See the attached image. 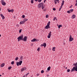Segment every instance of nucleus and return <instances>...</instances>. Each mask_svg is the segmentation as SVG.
<instances>
[{
  "mask_svg": "<svg viewBox=\"0 0 77 77\" xmlns=\"http://www.w3.org/2000/svg\"><path fill=\"white\" fill-rule=\"evenodd\" d=\"M38 7L39 8H42V9H43L44 8V4H43L42 2L39 3L38 5Z\"/></svg>",
  "mask_w": 77,
  "mask_h": 77,
  "instance_id": "obj_2",
  "label": "nucleus"
},
{
  "mask_svg": "<svg viewBox=\"0 0 77 77\" xmlns=\"http://www.w3.org/2000/svg\"><path fill=\"white\" fill-rule=\"evenodd\" d=\"M24 17H25V16L24 15H23L22 16V18H24Z\"/></svg>",
  "mask_w": 77,
  "mask_h": 77,
  "instance_id": "obj_39",
  "label": "nucleus"
},
{
  "mask_svg": "<svg viewBox=\"0 0 77 77\" xmlns=\"http://www.w3.org/2000/svg\"><path fill=\"white\" fill-rule=\"evenodd\" d=\"M20 60H23V56H21L20 57Z\"/></svg>",
  "mask_w": 77,
  "mask_h": 77,
  "instance_id": "obj_38",
  "label": "nucleus"
},
{
  "mask_svg": "<svg viewBox=\"0 0 77 77\" xmlns=\"http://www.w3.org/2000/svg\"><path fill=\"white\" fill-rule=\"evenodd\" d=\"M27 37L26 36H25L24 38H23V35H21L20 36H19L18 38V41L19 42L20 41L22 40V41H27Z\"/></svg>",
  "mask_w": 77,
  "mask_h": 77,
  "instance_id": "obj_1",
  "label": "nucleus"
},
{
  "mask_svg": "<svg viewBox=\"0 0 77 77\" xmlns=\"http://www.w3.org/2000/svg\"><path fill=\"white\" fill-rule=\"evenodd\" d=\"M35 2H37L38 0H34Z\"/></svg>",
  "mask_w": 77,
  "mask_h": 77,
  "instance_id": "obj_54",
  "label": "nucleus"
},
{
  "mask_svg": "<svg viewBox=\"0 0 77 77\" xmlns=\"http://www.w3.org/2000/svg\"><path fill=\"white\" fill-rule=\"evenodd\" d=\"M1 54V52H0V54Z\"/></svg>",
  "mask_w": 77,
  "mask_h": 77,
  "instance_id": "obj_61",
  "label": "nucleus"
},
{
  "mask_svg": "<svg viewBox=\"0 0 77 77\" xmlns=\"http://www.w3.org/2000/svg\"><path fill=\"white\" fill-rule=\"evenodd\" d=\"M1 17H2V19H3V20H4V19H5V16H3V15L2 14H1Z\"/></svg>",
  "mask_w": 77,
  "mask_h": 77,
  "instance_id": "obj_11",
  "label": "nucleus"
},
{
  "mask_svg": "<svg viewBox=\"0 0 77 77\" xmlns=\"http://www.w3.org/2000/svg\"><path fill=\"white\" fill-rule=\"evenodd\" d=\"M0 11H1V10L0 9Z\"/></svg>",
  "mask_w": 77,
  "mask_h": 77,
  "instance_id": "obj_62",
  "label": "nucleus"
},
{
  "mask_svg": "<svg viewBox=\"0 0 77 77\" xmlns=\"http://www.w3.org/2000/svg\"><path fill=\"white\" fill-rule=\"evenodd\" d=\"M31 3L33 4V0H31Z\"/></svg>",
  "mask_w": 77,
  "mask_h": 77,
  "instance_id": "obj_28",
  "label": "nucleus"
},
{
  "mask_svg": "<svg viewBox=\"0 0 77 77\" xmlns=\"http://www.w3.org/2000/svg\"><path fill=\"white\" fill-rule=\"evenodd\" d=\"M44 71L43 70H42L41 71V73H42V74H43V73H44Z\"/></svg>",
  "mask_w": 77,
  "mask_h": 77,
  "instance_id": "obj_30",
  "label": "nucleus"
},
{
  "mask_svg": "<svg viewBox=\"0 0 77 77\" xmlns=\"http://www.w3.org/2000/svg\"><path fill=\"white\" fill-rule=\"evenodd\" d=\"M50 26L47 25L45 27V29H50Z\"/></svg>",
  "mask_w": 77,
  "mask_h": 77,
  "instance_id": "obj_8",
  "label": "nucleus"
},
{
  "mask_svg": "<svg viewBox=\"0 0 77 77\" xmlns=\"http://www.w3.org/2000/svg\"><path fill=\"white\" fill-rule=\"evenodd\" d=\"M61 10V8H59V11H60Z\"/></svg>",
  "mask_w": 77,
  "mask_h": 77,
  "instance_id": "obj_48",
  "label": "nucleus"
},
{
  "mask_svg": "<svg viewBox=\"0 0 77 77\" xmlns=\"http://www.w3.org/2000/svg\"><path fill=\"white\" fill-rule=\"evenodd\" d=\"M73 65H75V67H74V68H75V71H77V64L76 63L75 64H73Z\"/></svg>",
  "mask_w": 77,
  "mask_h": 77,
  "instance_id": "obj_5",
  "label": "nucleus"
},
{
  "mask_svg": "<svg viewBox=\"0 0 77 77\" xmlns=\"http://www.w3.org/2000/svg\"><path fill=\"white\" fill-rule=\"evenodd\" d=\"M37 76H39V74H37Z\"/></svg>",
  "mask_w": 77,
  "mask_h": 77,
  "instance_id": "obj_44",
  "label": "nucleus"
},
{
  "mask_svg": "<svg viewBox=\"0 0 77 77\" xmlns=\"http://www.w3.org/2000/svg\"><path fill=\"white\" fill-rule=\"evenodd\" d=\"M18 57H16V58H15V60H18Z\"/></svg>",
  "mask_w": 77,
  "mask_h": 77,
  "instance_id": "obj_33",
  "label": "nucleus"
},
{
  "mask_svg": "<svg viewBox=\"0 0 77 77\" xmlns=\"http://www.w3.org/2000/svg\"><path fill=\"white\" fill-rule=\"evenodd\" d=\"M47 75V77H48V76H49V75H48V74L47 75Z\"/></svg>",
  "mask_w": 77,
  "mask_h": 77,
  "instance_id": "obj_49",
  "label": "nucleus"
},
{
  "mask_svg": "<svg viewBox=\"0 0 77 77\" xmlns=\"http://www.w3.org/2000/svg\"><path fill=\"white\" fill-rule=\"evenodd\" d=\"M76 3H77V0L76 1Z\"/></svg>",
  "mask_w": 77,
  "mask_h": 77,
  "instance_id": "obj_58",
  "label": "nucleus"
},
{
  "mask_svg": "<svg viewBox=\"0 0 77 77\" xmlns=\"http://www.w3.org/2000/svg\"><path fill=\"white\" fill-rule=\"evenodd\" d=\"M72 19H74V18H75V15L73 14L72 16Z\"/></svg>",
  "mask_w": 77,
  "mask_h": 77,
  "instance_id": "obj_12",
  "label": "nucleus"
},
{
  "mask_svg": "<svg viewBox=\"0 0 77 77\" xmlns=\"http://www.w3.org/2000/svg\"><path fill=\"white\" fill-rule=\"evenodd\" d=\"M53 11H56V8H53Z\"/></svg>",
  "mask_w": 77,
  "mask_h": 77,
  "instance_id": "obj_37",
  "label": "nucleus"
},
{
  "mask_svg": "<svg viewBox=\"0 0 77 77\" xmlns=\"http://www.w3.org/2000/svg\"><path fill=\"white\" fill-rule=\"evenodd\" d=\"M54 21H55V20H56V17H55L54 19Z\"/></svg>",
  "mask_w": 77,
  "mask_h": 77,
  "instance_id": "obj_46",
  "label": "nucleus"
},
{
  "mask_svg": "<svg viewBox=\"0 0 77 77\" xmlns=\"http://www.w3.org/2000/svg\"><path fill=\"white\" fill-rule=\"evenodd\" d=\"M31 77H32V76H31Z\"/></svg>",
  "mask_w": 77,
  "mask_h": 77,
  "instance_id": "obj_63",
  "label": "nucleus"
},
{
  "mask_svg": "<svg viewBox=\"0 0 77 77\" xmlns=\"http://www.w3.org/2000/svg\"><path fill=\"white\" fill-rule=\"evenodd\" d=\"M41 1H42V0H38V2H39V3H40V2H41Z\"/></svg>",
  "mask_w": 77,
  "mask_h": 77,
  "instance_id": "obj_34",
  "label": "nucleus"
},
{
  "mask_svg": "<svg viewBox=\"0 0 77 77\" xmlns=\"http://www.w3.org/2000/svg\"><path fill=\"white\" fill-rule=\"evenodd\" d=\"M46 18H48V16L46 15Z\"/></svg>",
  "mask_w": 77,
  "mask_h": 77,
  "instance_id": "obj_43",
  "label": "nucleus"
},
{
  "mask_svg": "<svg viewBox=\"0 0 77 77\" xmlns=\"http://www.w3.org/2000/svg\"><path fill=\"white\" fill-rule=\"evenodd\" d=\"M66 69H67V67H66Z\"/></svg>",
  "mask_w": 77,
  "mask_h": 77,
  "instance_id": "obj_60",
  "label": "nucleus"
},
{
  "mask_svg": "<svg viewBox=\"0 0 77 77\" xmlns=\"http://www.w3.org/2000/svg\"><path fill=\"white\" fill-rule=\"evenodd\" d=\"M5 66V63H3L1 65V67H3Z\"/></svg>",
  "mask_w": 77,
  "mask_h": 77,
  "instance_id": "obj_15",
  "label": "nucleus"
},
{
  "mask_svg": "<svg viewBox=\"0 0 77 77\" xmlns=\"http://www.w3.org/2000/svg\"><path fill=\"white\" fill-rule=\"evenodd\" d=\"M73 39H74V38H72V36H71V35H70V37H69V42H71V41H72Z\"/></svg>",
  "mask_w": 77,
  "mask_h": 77,
  "instance_id": "obj_3",
  "label": "nucleus"
},
{
  "mask_svg": "<svg viewBox=\"0 0 77 77\" xmlns=\"http://www.w3.org/2000/svg\"><path fill=\"white\" fill-rule=\"evenodd\" d=\"M67 13H68V14H70V11H67Z\"/></svg>",
  "mask_w": 77,
  "mask_h": 77,
  "instance_id": "obj_35",
  "label": "nucleus"
},
{
  "mask_svg": "<svg viewBox=\"0 0 77 77\" xmlns=\"http://www.w3.org/2000/svg\"><path fill=\"white\" fill-rule=\"evenodd\" d=\"M43 11H44V12H45V9H43Z\"/></svg>",
  "mask_w": 77,
  "mask_h": 77,
  "instance_id": "obj_45",
  "label": "nucleus"
},
{
  "mask_svg": "<svg viewBox=\"0 0 77 77\" xmlns=\"http://www.w3.org/2000/svg\"><path fill=\"white\" fill-rule=\"evenodd\" d=\"M55 48H56L55 47H53V48H52L53 51H55Z\"/></svg>",
  "mask_w": 77,
  "mask_h": 77,
  "instance_id": "obj_20",
  "label": "nucleus"
},
{
  "mask_svg": "<svg viewBox=\"0 0 77 77\" xmlns=\"http://www.w3.org/2000/svg\"><path fill=\"white\" fill-rule=\"evenodd\" d=\"M45 1H46V0H44V3H45Z\"/></svg>",
  "mask_w": 77,
  "mask_h": 77,
  "instance_id": "obj_51",
  "label": "nucleus"
},
{
  "mask_svg": "<svg viewBox=\"0 0 77 77\" xmlns=\"http://www.w3.org/2000/svg\"><path fill=\"white\" fill-rule=\"evenodd\" d=\"M1 3L2 5L5 6L6 5V2H5L4 0H1Z\"/></svg>",
  "mask_w": 77,
  "mask_h": 77,
  "instance_id": "obj_4",
  "label": "nucleus"
},
{
  "mask_svg": "<svg viewBox=\"0 0 77 77\" xmlns=\"http://www.w3.org/2000/svg\"><path fill=\"white\" fill-rule=\"evenodd\" d=\"M8 11L9 12H12V13H13L14 12V10L13 9L10 10L9 9H8Z\"/></svg>",
  "mask_w": 77,
  "mask_h": 77,
  "instance_id": "obj_6",
  "label": "nucleus"
},
{
  "mask_svg": "<svg viewBox=\"0 0 77 77\" xmlns=\"http://www.w3.org/2000/svg\"><path fill=\"white\" fill-rule=\"evenodd\" d=\"M55 20H56V21H57V19L56 17H55Z\"/></svg>",
  "mask_w": 77,
  "mask_h": 77,
  "instance_id": "obj_50",
  "label": "nucleus"
},
{
  "mask_svg": "<svg viewBox=\"0 0 77 77\" xmlns=\"http://www.w3.org/2000/svg\"><path fill=\"white\" fill-rule=\"evenodd\" d=\"M51 31H50V33H49L48 35H50V36H51Z\"/></svg>",
  "mask_w": 77,
  "mask_h": 77,
  "instance_id": "obj_27",
  "label": "nucleus"
},
{
  "mask_svg": "<svg viewBox=\"0 0 77 77\" xmlns=\"http://www.w3.org/2000/svg\"><path fill=\"white\" fill-rule=\"evenodd\" d=\"M62 7H60V9H62Z\"/></svg>",
  "mask_w": 77,
  "mask_h": 77,
  "instance_id": "obj_55",
  "label": "nucleus"
},
{
  "mask_svg": "<svg viewBox=\"0 0 77 77\" xmlns=\"http://www.w3.org/2000/svg\"><path fill=\"white\" fill-rule=\"evenodd\" d=\"M47 45L46 44V43H44L43 44H42L41 45V47H44L45 48V47H46V46Z\"/></svg>",
  "mask_w": 77,
  "mask_h": 77,
  "instance_id": "obj_7",
  "label": "nucleus"
},
{
  "mask_svg": "<svg viewBox=\"0 0 77 77\" xmlns=\"http://www.w3.org/2000/svg\"><path fill=\"white\" fill-rule=\"evenodd\" d=\"M61 27H62V26L61 25H60L58 26L59 29H60Z\"/></svg>",
  "mask_w": 77,
  "mask_h": 77,
  "instance_id": "obj_24",
  "label": "nucleus"
},
{
  "mask_svg": "<svg viewBox=\"0 0 77 77\" xmlns=\"http://www.w3.org/2000/svg\"><path fill=\"white\" fill-rule=\"evenodd\" d=\"M11 65H14V61H13L11 63Z\"/></svg>",
  "mask_w": 77,
  "mask_h": 77,
  "instance_id": "obj_26",
  "label": "nucleus"
},
{
  "mask_svg": "<svg viewBox=\"0 0 77 77\" xmlns=\"http://www.w3.org/2000/svg\"><path fill=\"white\" fill-rule=\"evenodd\" d=\"M69 11H70V13H71V12H73L74 10L73 9H71Z\"/></svg>",
  "mask_w": 77,
  "mask_h": 77,
  "instance_id": "obj_19",
  "label": "nucleus"
},
{
  "mask_svg": "<svg viewBox=\"0 0 77 77\" xmlns=\"http://www.w3.org/2000/svg\"><path fill=\"white\" fill-rule=\"evenodd\" d=\"M65 2V1H63L61 3V5H64V3Z\"/></svg>",
  "mask_w": 77,
  "mask_h": 77,
  "instance_id": "obj_18",
  "label": "nucleus"
},
{
  "mask_svg": "<svg viewBox=\"0 0 77 77\" xmlns=\"http://www.w3.org/2000/svg\"><path fill=\"white\" fill-rule=\"evenodd\" d=\"M16 26H17V27H19V25H18V24H17L16 25Z\"/></svg>",
  "mask_w": 77,
  "mask_h": 77,
  "instance_id": "obj_40",
  "label": "nucleus"
},
{
  "mask_svg": "<svg viewBox=\"0 0 77 77\" xmlns=\"http://www.w3.org/2000/svg\"><path fill=\"white\" fill-rule=\"evenodd\" d=\"M23 62V61H19V65H21V63H22Z\"/></svg>",
  "mask_w": 77,
  "mask_h": 77,
  "instance_id": "obj_17",
  "label": "nucleus"
},
{
  "mask_svg": "<svg viewBox=\"0 0 77 77\" xmlns=\"http://www.w3.org/2000/svg\"><path fill=\"white\" fill-rule=\"evenodd\" d=\"M50 68H51V67L49 66L47 69L48 71H50Z\"/></svg>",
  "mask_w": 77,
  "mask_h": 77,
  "instance_id": "obj_21",
  "label": "nucleus"
},
{
  "mask_svg": "<svg viewBox=\"0 0 77 77\" xmlns=\"http://www.w3.org/2000/svg\"><path fill=\"white\" fill-rule=\"evenodd\" d=\"M26 70V67H24L22 68L21 70V71H25Z\"/></svg>",
  "mask_w": 77,
  "mask_h": 77,
  "instance_id": "obj_10",
  "label": "nucleus"
},
{
  "mask_svg": "<svg viewBox=\"0 0 77 77\" xmlns=\"http://www.w3.org/2000/svg\"><path fill=\"white\" fill-rule=\"evenodd\" d=\"M75 6H77V3H76L75 4Z\"/></svg>",
  "mask_w": 77,
  "mask_h": 77,
  "instance_id": "obj_47",
  "label": "nucleus"
},
{
  "mask_svg": "<svg viewBox=\"0 0 77 77\" xmlns=\"http://www.w3.org/2000/svg\"><path fill=\"white\" fill-rule=\"evenodd\" d=\"M35 41H36V39L35 38H33V39L31 40L32 42H35Z\"/></svg>",
  "mask_w": 77,
  "mask_h": 77,
  "instance_id": "obj_14",
  "label": "nucleus"
},
{
  "mask_svg": "<svg viewBox=\"0 0 77 77\" xmlns=\"http://www.w3.org/2000/svg\"><path fill=\"white\" fill-rule=\"evenodd\" d=\"M69 8H72V6H70V7H69Z\"/></svg>",
  "mask_w": 77,
  "mask_h": 77,
  "instance_id": "obj_53",
  "label": "nucleus"
},
{
  "mask_svg": "<svg viewBox=\"0 0 77 77\" xmlns=\"http://www.w3.org/2000/svg\"><path fill=\"white\" fill-rule=\"evenodd\" d=\"M63 5H61V7H62V6H63Z\"/></svg>",
  "mask_w": 77,
  "mask_h": 77,
  "instance_id": "obj_52",
  "label": "nucleus"
},
{
  "mask_svg": "<svg viewBox=\"0 0 77 77\" xmlns=\"http://www.w3.org/2000/svg\"><path fill=\"white\" fill-rule=\"evenodd\" d=\"M29 73H28L26 74V76H27V75H29Z\"/></svg>",
  "mask_w": 77,
  "mask_h": 77,
  "instance_id": "obj_42",
  "label": "nucleus"
},
{
  "mask_svg": "<svg viewBox=\"0 0 77 77\" xmlns=\"http://www.w3.org/2000/svg\"><path fill=\"white\" fill-rule=\"evenodd\" d=\"M28 21V19H26L23 20L24 22H26V21Z\"/></svg>",
  "mask_w": 77,
  "mask_h": 77,
  "instance_id": "obj_23",
  "label": "nucleus"
},
{
  "mask_svg": "<svg viewBox=\"0 0 77 77\" xmlns=\"http://www.w3.org/2000/svg\"><path fill=\"white\" fill-rule=\"evenodd\" d=\"M74 68L75 67H73V68L72 69L71 71V72H73V71H75V70Z\"/></svg>",
  "mask_w": 77,
  "mask_h": 77,
  "instance_id": "obj_13",
  "label": "nucleus"
},
{
  "mask_svg": "<svg viewBox=\"0 0 77 77\" xmlns=\"http://www.w3.org/2000/svg\"><path fill=\"white\" fill-rule=\"evenodd\" d=\"M51 36V35H48V38H50Z\"/></svg>",
  "mask_w": 77,
  "mask_h": 77,
  "instance_id": "obj_32",
  "label": "nucleus"
},
{
  "mask_svg": "<svg viewBox=\"0 0 77 77\" xmlns=\"http://www.w3.org/2000/svg\"><path fill=\"white\" fill-rule=\"evenodd\" d=\"M70 71V69H68L67 70V72H69Z\"/></svg>",
  "mask_w": 77,
  "mask_h": 77,
  "instance_id": "obj_29",
  "label": "nucleus"
},
{
  "mask_svg": "<svg viewBox=\"0 0 77 77\" xmlns=\"http://www.w3.org/2000/svg\"><path fill=\"white\" fill-rule=\"evenodd\" d=\"M62 7H60V9H62Z\"/></svg>",
  "mask_w": 77,
  "mask_h": 77,
  "instance_id": "obj_56",
  "label": "nucleus"
},
{
  "mask_svg": "<svg viewBox=\"0 0 77 77\" xmlns=\"http://www.w3.org/2000/svg\"><path fill=\"white\" fill-rule=\"evenodd\" d=\"M1 35L0 34V37H1Z\"/></svg>",
  "mask_w": 77,
  "mask_h": 77,
  "instance_id": "obj_59",
  "label": "nucleus"
},
{
  "mask_svg": "<svg viewBox=\"0 0 77 77\" xmlns=\"http://www.w3.org/2000/svg\"><path fill=\"white\" fill-rule=\"evenodd\" d=\"M22 30V29L20 30H19V33H20L21 32V31Z\"/></svg>",
  "mask_w": 77,
  "mask_h": 77,
  "instance_id": "obj_36",
  "label": "nucleus"
},
{
  "mask_svg": "<svg viewBox=\"0 0 77 77\" xmlns=\"http://www.w3.org/2000/svg\"><path fill=\"white\" fill-rule=\"evenodd\" d=\"M0 76H1V77H2V75H0Z\"/></svg>",
  "mask_w": 77,
  "mask_h": 77,
  "instance_id": "obj_57",
  "label": "nucleus"
},
{
  "mask_svg": "<svg viewBox=\"0 0 77 77\" xmlns=\"http://www.w3.org/2000/svg\"><path fill=\"white\" fill-rule=\"evenodd\" d=\"M50 21H49L48 22V23H47V25L49 26H50Z\"/></svg>",
  "mask_w": 77,
  "mask_h": 77,
  "instance_id": "obj_22",
  "label": "nucleus"
},
{
  "mask_svg": "<svg viewBox=\"0 0 77 77\" xmlns=\"http://www.w3.org/2000/svg\"><path fill=\"white\" fill-rule=\"evenodd\" d=\"M55 4H56L57 3V2L59 3V0H54Z\"/></svg>",
  "mask_w": 77,
  "mask_h": 77,
  "instance_id": "obj_9",
  "label": "nucleus"
},
{
  "mask_svg": "<svg viewBox=\"0 0 77 77\" xmlns=\"http://www.w3.org/2000/svg\"><path fill=\"white\" fill-rule=\"evenodd\" d=\"M11 68H12V67L10 66V67H8V69H9V70H10Z\"/></svg>",
  "mask_w": 77,
  "mask_h": 77,
  "instance_id": "obj_25",
  "label": "nucleus"
},
{
  "mask_svg": "<svg viewBox=\"0 0 77 77\" xmlns=\"http://www.w3.org/2000/svg\"><path fill=\"white\" fill-rule=\"evenodd\" d=\"M24 20H23L22 21H21L20 23V24H24Z\"/></svg>",
  "mask_w": 77,
  "mask_h": 77,
  "instance_id": "obj_16",
  "label": "nucleus"
},
{
  "mask_svg": "<svg viewBox=\"0 0 77 77\" xmlns=\"http://www.w3.org/2000/svg\"><path fill=\"white\" fill-rule=\"evenodd\" d=\"M37 51H39V48H38L37 49Z\"/></svg>",
  "mask_w": 77,
  "mask_h": 77,
  "instance_id": "obj_41",
  "label": "nucleus"
},
{
  "mask_svg": "<svg viewBox=\"0 0 77 77\" xmlns=\"http://www.w3.org/2000/svg\"><path fill=\"white\" fill-rule=\"evenodd\" d=\"M17 66H19V65H20L19 62H17Z\"/></svg>",
  "mask_w": 77,
  "mask_h": 77,
  "instance_id": "obj_31",
  "label": "nucleus"
}]
</instances>
